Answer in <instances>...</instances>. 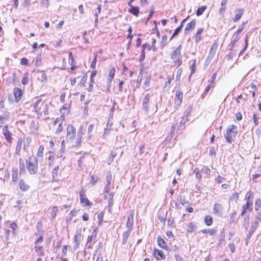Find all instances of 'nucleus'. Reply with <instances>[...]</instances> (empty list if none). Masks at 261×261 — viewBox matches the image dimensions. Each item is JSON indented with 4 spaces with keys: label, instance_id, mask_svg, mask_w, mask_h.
Here are the masks:
<instances>
[{
    "label": "nucleus",
    "instance_id": "obj_1",
    "mask_svg": "<svg viewBox=\"0 0 261 261\" xmlns=\"http://www.w3.org/2000/svg\"><path fill=\"white\" fill-rule=\"evenodd\" d=\"M26 168L31 175L37 173L38 170V160L33 156H29L26 160Z\"/></svg>",
    "mask_w": 261,
    "mask_h": 261
},
{
    "label": "nucleus",
    "instance_id": "obj_2",
    "mask_svg": "<svg viewBox=\"0 0 261 261\" xmlns=\"http://www.w3.org/2000/svg\"><path fill=\"white\" fill-rule=\"evenodd\" d=\"M182 48L181 44H180L170 54V58L174 60L175 65L178 66L182 64V59L181 58V49Z\"/></svg>",
    "mask_w": 261,
    "mask_h": 261
},
{
    "label": "nucleus",
    "instance_id": "obj_3",
    "mask_svg": "<svg viewBox=\"0 0 261 261\" xmlns=\"http://www.w3.org/2000/svg\"><path fill=\"white\" fill-rule=\"evenodd\" d=\"M76 136V129L72 124L68 125L66 129V141L67 142L74 143V140Z\"/></svg>",
    "mask_w": 261,
    "mask_h": 261
},
{
    "label": "nucleus",
    "instance_id": "obj_4",
    "mask_svg": "<svg viewBox=\"0 0 261 261\" xmlns=\"http://www.w3.org/2000/svg\"><path fill=\"white\" fill-rule=\"evenodd\" d=\"M238 132L237 127L234 125H232L230 127L226 129V133L225 135V138L226 142L228 143H232V139L236 136Z\"/></svg>",
    "mask_w": 261,
    "mask_h": 261
},
{
    "label": "nucleus",
    "instance_id": "obj_5",
    "mask_svg": "<svg viewBox=\"0 0 261 261\" xmlns=\"http://www.w3.org/2000/svg\"><path fill=\"white\" fill-rule=\"evenodd\" d=\"M151 97V95L149 93L145 95L142 101V109L144 111L147 113L149 110V102Z\"/></svg>",
    "mask_w": 261,
    "mask_h": 261
},
{
    "label": "nucleus",
    "instance_id": "obj_6",
    "mask_svg": "<svg viewBox=\"0 0 261 261\" xmlns=\"http://www.w3.org/2000/svg\"><path fill=\"white\" fill-rule=\"evenodd\" d=\"M80 198L81 203L83 204L84 206H91L92 205V203L85 194L83 188L80 191Z\"/></svg>",
    "mask_w": 261,
    "mask_h": 261
},
{
    "label": "nucleus",
    "instance_id": "obj_7",
    "mask_svg": "<svg viewBox=\"0 0 261 261\" xmlns=\"http://www.w3.org/2000/svg\"><path fill=\"white\" fill-rule=\"evenodd\" d=\"M83 135V127L81 126L77 133L76 137L74 143L72 144L73 146L78 147L81 145L82 138Z\"/></svg>",
    "mask_w": 261,
    "mask_h": 261
},
{
    "label": "nucleus",
    "instance_id": "obj_8",
    "mask_svg": "<svg viewBox=\"0 0 261 261\" xmlns=\"http://www.w3.org/2000/svg\"><path fill=\"white\" fill-rule=\"evenodd\" d=\"M223 210V207L221 204L217 203L214 205L213 213L215 215L218 216H221L222 215Z\"/></svg>",
    "mask_w": 261,
    "mask_h": 261
},
{
    "label": "nucleus",
    "instance_id": "obj_9",
    "mask_svg": "<svg viewBox=\"0 0 261 261\" xmlns=\"http://www.w3.org/2000/svg\"><path fill=\"white\" fill-rule=\"evenodd\" d=\"M134 212H130L127 217V220L126 224L127 230H132L134 223Z\"/></svg>",
    "mask_w": 261,
    "mask_h": 261
},
{
    "label": "nucleus",
    "instance_id": "obj_10",
    "mask_svg": "<svg viewBox=\"0 0 261 261\" xmlns=\"http://www.w3.org/2000/svg\"><path fill=\"white\" fill-rule=\"evenodd\" d=\"M3 134L5 136V139H6L7 141L11 143L12 142V133L9 132V130L8 129V126L5 125L3 128Z\"/></svg>",
    "mask_w": 261,
    "mask_h": 261
},
{
    "label": "nucleus",
    "instance_id": "obj_11",
    "mask_svg": "<svg viewBox=\"0 0 261 261\" xmlns=\"http://www.w3.org/2000/svg\"><path fill=\"white\" fill-rule=\"evenodd\" d=\"M13 93L16 101H19L21 99L23 95L22 90L19 88L15 87L13 90Z\"/></svg>",
    "mask_w": 261,
    "mask_h": 261
},
{
    "label": "nucleus",
    "instance_id": "obj_12",
    "mask_svg": "<svg viewBox=\"0 0 261 261\" xmlns=\"http://www.w3.org/2000/svg\"><path fill=\"white\" fill-rule=\"evenodd\" d=\"M183 97V94L181 91L180 90H177L176 91L175 97V104L179 106L181 102Z\"/></svg>",
    "mask_w": 261,
    "mask_h": 261
},
{
    "label": "nucleus",
    "instance_id": "obj_13",
    "mask_svg": "<svg viewBox=\"0 0 261 261\" xmlns=\"http://www.w3.org/2000/svg\"><path fill=\"white\" fill-rule=\"evenodd\" d=\"M43 102L42 99H38L33 105V108L35 112L37 113H40L41 107L43 106Z\"/></svg>",
    "mask_w": 261,
    "mask_h": 261
},
{
    "label": "nucleus",
    "instance_id": "obj_14",
    "mask_svg": "<svg viewBox=\"0 0 261 261\" xmlns=\"http://www.w3.org/2000/svg\"><path fill=\"white\" fill-rule=\"evenodd\" d=\"M59 166L58 165L55 166L51 171L53 181H57L59 180Z\"/></svg>",
    "mask_w": 261,
    "mask_h": 261
},
{
    "label": "nucleus",
    "instance_id": "obj_15",
    "mask_svg": "<svg viewBox=\"0 0 261 261\" xmlns=\"http://www.w3.org/2000/svg\"><path fill=\"white\" fill-rule=\"evenodd\" d=\"M153 254L155 257L158 259H164L166 257V255L162 250H160L156 248L153 249Z\"/></svg>",
    "mask_w": 261,
    "mask_h": 261
},
{
    "label": "nucleus",
    "instance_id": "obj_16",
    "mask_svg": "<svg viewBox=\"0 0 261 261\" xmlns=\"http://www.w3.org/2000/svg\"><path fill=\"white\" fill-rule=\"evenodd\" d=\"M96 240V237L95 235L91 234L89 236L87 239V242L85 245L86 248L89 249L91 247L92 245L95 243Z\"/></svg>",
    "mask_w": 261,
    "mask_h": 261
},
{
    "label": "nucleus",
    "instance_id": "obj_17",
    "mask_svg": "<svg viewBox=\"0 0 261 261\" xmlns=\"http://www.w3.org/2000/svg\"><path fill=\"white\" fill-rule=\"evenodd\" d=\"M106 180H107V184L105 187L104 192L105 193H108L110 190L111 182L112 180V175L110 174V173H109V174L107 175Z\"/></svg>",
    "mask_w": 261,
    "mask_h": 261
},
{
    "label": "nucleus",
    "instance_id": "obj_18",
    "mask_svg": "<svg viewBox=\"0 0 261 261\" xmlns=\"http://www.w3.org/2000/svg\"><path fill=\"white\" fill-rule=\"evenodd\" d=\"M196 25V20H192L190 22L188 23L185 28V34H187L192 30H193Z\"/></svg>",
    "mask_w": 261,
    "mask_h": 261
},
{
    "label": "nucleus",
    "instance_id": "obj_19",
    "mask_svg": "<svg viewBox=\"0 0 261 261\" xmlns=\"http://www.w3.org/2000/svg\"><path fill=\"white\" fill-rule=\"evenodd\" d=\"M74 240V245L73 246V249L75 250L80 247V243L81 240V234L77 232V234L75 235Z\"/></svg>",
    "mask_w": 261,
    "mask_h": 261
},
{
    "label": "nucleus",
    "instance_id": "obj_20",
    "mask_svg": "<svg viewBox=\"0 0 261 261\" xmlns=\"http://www.w3.org/2000/svg\"><path fill=\"white\" fill-rule=\"evenodd\" d=\"M188 121V118H185L184 117L181 118V120L180 122H179V124L177 127V132L179 133H181L183 130L185 129L186 126H185V123L187 121Z\"/></svg>",
    "mask_w": 261,
    "mask_h": 261
},
{
    "label": "nucleus",
    "instance_id": "obj_21",
    "mask_svg": "<svg viewBox=\"0 0 261 261\" xmlns=\"http://www.w3.org/2000/svg\"><path fill=\"white\" fill-rule=\"evenodd\" d=\"M18 186L19 189L23 192L27 191L30 189V186L23 179H21L19 181Z\"/></svg>",
    "mask_w": 261,
    "mask_h": 261
},
{
    "label": "nucleus",
    "instance_id": "obj_22",
    "mask_svg": "<svg viewBox=\"0 0 261 261\" xmlns=\"http://www.w3.org/2000/svg\"><path fill=\"white\" fill-rule=\"evenodd\" d=\"M157 242L158 245L162 248L164 249H166L167 250H168V246L167 244L165 242L164 240L160 236L157 238Z\"/></svg>",
    "mask_w": 261,
    "mask_h": 261
},
{
    "label": "nucleus",
    "instance_id": "obj_23",
    "mask_svg": "<svg viewBox=\"0 0 261 261\" xmlns=\"http://www.w3.org/2000/svg\"><path fill=\"white\" fill-rule=\"evenodd\" d=\"M235 16L233 18V20L234 22H236L239 20L242 17L244 10L243 9H238L235 10Z\"/></svg>",
    "mask_w": 261,
    "mask_h": 261
},
{
    "label": "nucleus",
    "instance_id": "obj_24",
    "mask_svg": "<svg viewBox=\"0 0 261 261\" xmlns=\"http://www.w3.org/2000/svg\"><path fill=\"white\" fill-rule=\"evenodd\" d=\"M19 174H25L26 173L25 166L24 163L21 158L19 159Z\"/></svg>",
    "mask_w": 261,
    "mask_h": 261
},
{
    "label": "nucleus",
    "instance_id": "obj_25",
    "mask_svg": "<svg viewBox=\"0 0 261 261\" xmlns=\"http://www.w3.org/2000/svg\"><path fill=\"white\" fill-rule=\"evenodd\" d=\"M23 141V140L20 138L18 139L15 153L17 155H19L20 154Z\"/></svg>",
    "mask_w": 261,
    "mask_h": 261
},
{
    "label": "nucleus",
    "instance_id": "obj_26",
    "mask_svg": "<svg viewBox=\"0 0 261 261\" xmlns=\"http://www.w3.org/2000/svg\"><path fill=\"white\" fill-rule=\"evenodd\" d=\"M35 251L37 252V255L39 256H44L45 255L43 247L40 245H35L34 247Z\"/></svg>",
    "mask_w": 261,
    "mask_h": 261
},
{
    "label": "nucleus",
    "instance_id": "obj_27",
    "mask_svg": "<svg viewBox=\"0 0 261 261\" xmlns=\"http://www.w3.org/2000/svg\"><path fill=\"white\" fill-rule=\"evenodd\" d=\"M132 230H127L122 234V244L124 245L127 243V240Z\"/></svg>",
    "mask_w": 261,
    "mask_h": 261
},
{
    "label": "nucleus",
    "instance_id": "obj_28",
    "mask_svg": "<svg viewBox=\"0 0 261 261\" xmlns=\"http://www.w3.org/2000/svg\"><path fill=\"white\" fill-rule=\"evenodd\" d=\"M115 68H112V69H111V70L109 71V77L110 79L108 80V87L109 88L110 87V85L112 82V79H113V77L115 75Z\"/></svg>",
    "mask_w": 261,
    "mask_h": 261
},
{
    "label": "nucleus",
    "instance_id": "obj_29",
    "mask_svg": "<svg viewBox=\"0 0 261 261\" xmlns=\"http://www.w3.org/2000/svg\"><path fill=\"white\" fill-rule=\"evenodd\" d=\"M258 226L252 224L250 228L248 233L247 235V240H249L252 237V234L257 228Z\"/></svg>",
    "mask_w": 261,
    "mask_h": 261
},
{
    "label": "nucleus",
    "instance_id": "obj_30",
    "mask_svg": "<svg viewBox=\"0 0 261 261\" xmlns=\"http://www.w3.org/2000/svg\"><path fill=\"white\" fill-rule=\"evenodd\" d=\"M12 171V180L13 182H16L18 180V169L13 168Z\"/></svg>",
    "mask_w": 261,
    "mask_h": 261
},
{
    "label": "nucleus",
    "instance_id": "obj_31",
    "mask_svg": "<svg viewBox=\"0 0 261 261\" xmlns=\"http://www.w3.org/2000/svg\"><path fill=\"white\" fill-rule=\"evenodd\" d=\"M128 11L130 13H132L133 15H134L135 16H137L139 13V9L138 7L133 6L131 8H129Z\"/></svg>",
    "mask_w": 261,
    "mask_h": 261
},
{
    "label": "nucleus",
    "instance_id": "obj_32",
    "mask_svg": "<svg viewBox=\"0 0 261 261\" xmlns=\"http://www.w3.org/2000/svg\"><path fill=\"white\" fill-rule=\"evenodd\" d=\"M252 201H247L246 203L243 205V208L244 209V210L251 212L252 211Z\"/></svg>",
    "mask_w": 261,
    "mask_h": 261
},
{
    "label": "nucleus",
    "instance_id": "obj_33",
    "mask_svg": "<svg viewBox=\"0 0 261 261\" xmlns=\"http://www.w3.org/2000/svg\"><path fill=\"white\" fill-rule=\"evenodd\" d=\"M203 30H204L203 28H202L198 29V30L196 32V34L195 35V41L196 42H199L201 39V34L203 32Z\"/></svg>",
    "mask_w": 261,
    "mask_h": 261
},
{
    "label": "nucleus",
    "instance_id": "obj_34",
    "mask_svg": "<svg viewBox=\"0 0 261 261\" xmlns=\"http://www.w3.org/2000/svg\"><path fill=\"white\" fill-rule=\"evenodd\" d=\"M204 222L207 226H211L213 222V219L211 216L206 215L204 217Z\"/></svg>",
    "mask_w": 261,
    "mask_h": 261
},
{
    "label": "nucleus",
    "instance_id": "obj_35",
    "mask_svg": "<svg viewBox=\"0 0 261 261\" xmlns=\"http://www.w3.org/2000/svg\"><path fill=\"white\" fill-rule=\"evenodd\" d=\"M192 110V107L191 106H188L184 112V115H183L182 117H184L185 118H188V117L189 116V115H190V114L191 113Z\"/></svg>",
    "mask_w": 261,
    "mask_h": 261
},
{
    "label": "nucleus",
    "instance_id": "obj_36",
    "mask_svg": "<svg viewBox=\"0 0 261 261\" xmlns=\"http://www.w3.org/2000/svg\"><path fill=\"white\" fill-rule=\"evenodd\" d=\"M93 258L96 259L95 261H103V256L101 251H97V253L94 255Z\"/></svg>",
    "mask_w": 261,
    "mask_h": 261
},
{
    "label": "nucleus",
    "instance_id": "obj_37",
    "mask_svg": "<svg viewBox=\"0 0 261 261\" xmlns=\"http://www.w3.org/2000/svg\"><path fill=\"white\" fill-rule=\"evenodd\" d=\"M215 86V84L211 83H210L208 86L206 87L205 89L204 90V91L202 94V97H204L205 96L207 93L209 92V91L213 89Z\"/></svg>",
    "mask_w": 261,
    "mask_h": 261
},
{
    "label": "nucleus",
    "instance_id": "obj_38",
    "mask_svg": "<svg viewBox=\"0 0 261 261\" xmlns=\"http://www.w3.org/2000/svg\"><path fill=\"white\" fill-rule=\"evenodd\" d=\"M186 19H184L182 20V21L181 22V24L175 30L173 34L172 35V37H174L175 36L177 35L178 34L179 32L181 31V30H182V27H183L182 23L184 22H185L186 21Z\"/></svg>",
    "mask_w": 261,
    "mask_h": 261
},
{
    "label": "nucleus",
    "instance_id": "obj_39",
    "mask_svg": "<svg viewBox=\"0 0 261 261\" xmlns=\"http://www.w3.org/2000/svg\"><path fill=\"white\" fill-rule=\"evenodd\" d=\"M64 143H65V141L63 140L61 143L62 148H61L59 152L57 155L58 158H62L63 155V153L65 151V146L64 145Z\"/></svg>",
    "mask_w": 261,
    "mask_h": 261
},
{
    "label": "nucleus",
    "instance_id": "obj_40",
    "mask_svg": "<svg viewBox=\"0 0 261 261\" xmlns=\"http://www.w3.org/2000/svg\"><path fill=\"white\" fill-rule=\"evenodd\" d=\"M201 172L204 173L206 175V177L208 178L210 176L211 171L207 166H204L201 169Z\"/></svg>",
    "mask_w": 261,
    "mask_h": 261
},
{
    "label": "nucleus",
    "instance_id": "obj_41",
    "mask_svg": "<svg viewBox=\"0 0 261 261\" xmlns=\"http://www.w3.org/2000/svg\"><path fill=\"white\" fill-rule=\"evenodd\" d=\"M206 8L207 7L206 6L198 8L196 11V15L198 16L201 15L206 10Z\"/></svg>",
    "mask_w": 261,
    "mask_h": 261
},
{
    "label": "nucleus",
    "instance_id": "obj_42",
    "mask_svg": "<svg viewBox=\"0 0 261 261\" xmlns=\"http://www.w3.org/2000/svg\"><path fill=\"white\" fill-rule=\"evenodd\" d=\"M9 118V113H5L3 115L0 116V123L3 124L4 121L8 120Z\"/></svg>",
    "mask_w": 261,
    "mask_h": 261
},
{
    "label": "nucleus",
    "instance_id": "obj_43",
    "mask_svg": "<svg viewBox=\"0 0 261 261\" xmlns=\"http://www.w3.org/2000/svg\"><path fill=\"white\" fill-rule=\"evenodd\" d=\"M236 215H237V212L236 211H233L232 213L230 215V217H229V223H234L236 221Z\"/></svg>",
    "mask_w": 261,
    "mask_h": 261
},
{
    "label": "nucleus",
    "instance_id": "obj_44",
    "mask_svg": "<svg viewBox=\"0 0 261 261\" xmlns=\"http://www.w3.org/2000/svg\"><path fill=\"white\" fill-rule=\"evenodd\" d=\"M167 44V36L165 35L162 36L161 47L164 48Z\"/></svg>",
    "mask_w": 261,
    "mask_h": 261
},
{
    "label": "nucleus",
    "instance_id": "obj_45",
    "mask_svg": "<svg viewBox=\"0 0 261 261\" xmlns=\"http://www.w3.org/2000/svg\"><path fill=\"white\" fill-rule=\"evenodd\" d=\"M196 228L195 224L193 223V222H190L188 228L187 229V231L189 232H192L194 231Z\"/></svg>",
    "mask_w": 261,
    "mask_h": 261
},
{
    "label": "nucleus",
    "instance_id": "obj_46",
    "mask_svg": "<svg viewBox=\"0 0 261 261\" xmlns=\"http://www.w3.org/2000/svg\"><path fill=\"white\" fill-rule=\"evenodd\" d=\"M94 124H90L88 129V138L90 139L92 137V131L94 128Z\"/></svg>",
    "mask_w": 261,
    "mask_h": 261
},
{
    "label": "nucleus",
    "instance_id": "obj_47",
    "mask_svg": "<svg viewBox=\"0 0 261 261\" xmlns=\"http://www.w3.org/2000/svg\"><path fill=\"white\" fill-rule=\"evenodd\" d=\"M250 217L249 215L246 216L244 219L243 221V226L245 227V228L247 229L249 223Z\"/></svg>",
    "mask_w": 261,
    "mask_h": 261
},
{
    "label": "nucleus",
    "instance_id": "obj_48",
    "mask_svg": "<svg viewBox=\"0 0 261 261\" xmlns=\"http://www.w3.org/2000/svg\"><path fill=\"white\" fill-rule=\"evenodd\" d=\"M261 221V213L258 212L257 213V215L256 216L255 220H254V225H256V226H258V223Z\"/></svg>",
    "mask_w": 261,
    "mask_h": 261
},
{
    "label": "nucleus",
    "instance_id": "obj_49",
    "mask_svg": "<svg viewBox=\"0 0 261 261\" xmlns=\"http://www.w3.org/2000/svg\"><path fill=\"white\" fill-rule=\"evenodd\" d=\"M43 150H44V146L43 145H41L39 146L38 152H37V156L38 157H42L43 155Z\"/></svg>",
    "mask_w": 261,
    "mask_h": 261
},
{
    "label": "nucleus",
    "instance_id": "obj_50",
    "mask_svg": "<svg viewBox=\"0 0 261 261\" xmlns=\"http://www.w3.org/2000/svg\"><path fill=\"white\" fill-rule=\"evenodd\" d=\"M103 217H104V212H101L98 214L97 218L98 219L99 225H100L102 224V223L103 222Z\"/></svg>",
    "mask_w": 261,
    "mask_h": 261
},
{
    "label": "nucleus",
    "instance_id": "obj_51",
    "mask_svg": "<svg viewBox=\"0 0 261 261\" xmlns=\"http://www.w3.org/2000/svg\"><path fill=\"white\" fill-rule=\"evenodd\" d=\"M58 211V208L57 206H54L53 207L51 213V217L53 219H54L56 216V213Z\"/></svg>",
    "mask_w": 261,
    "mask_h": 261
},
{
    "label": "nucleus",
    "instance_id": "obj_52",
    "mask_svg": "<svg viewBox=\"0 0 261 261\" xmlns=\"http://www.w3.org/2000/svg\"><path fill=\"white\" fill-rule=\"evenodd\" d=\"M101 6L100 4H98L97 8L94 10V15L95 17H98V14L100 13Z\"/></svg>",
    "mask_w": 261,
    "mask_h": 261
},
{
    "label": "nucleus",
    "instance_id": "obj_53",
    "mask_svg": "<svg viewBox=\"0 0 261 261\" xmlns=\"http://www.w3.org/2000/svg\"><path fill=\"white\" fill-rule=\"evenodd\" d=\"M261 205V200L259 198H257L255 201V210L258 211Z\"/></svg>",
    "mask_w": 261,
    "mask_h": 261
},
{
    "label": "nucleus",
    "instance_id": "obj_54",
    "mask_svg": "<svg viewBox=\"0 0 261 261\" xmlns=\"http://www.w3.org/2000/svg\"><path fill=\"white\" fill-rule=\"evenodd\" d=\"M39 237L37 239L35 243V245H39L40 243H41L43 240V234L41 233H39Z\"/></svg>",
    "mask_w": 261,
    "mask_h": 261
},
{
    "label": "nucleus",
    "instance_id": "obj_55",
    "mask_svg": "<svg viewBox=\"0 0 261 261\" xmlns=\"http://www.w3.org/2000/svg\"><path fill=\"white\" fill-rule=\"evenodd\" d=\"M63 130V126L62 122H61L58 125V128L55 132L56 134H59L61 133Z\"/></svg>",
    "mask_w": 261,
    "mask_h": 261
},
{
    "label": "nucleus",
    "instance_id": "obj_56",
    "mask_svg": "<svg viewBox=\"0 0 261 261\" xmlns=\"http://www.w3.org/2000/svg\"><path fill=\"white\" fill-rule=\"evenodd\" d=\"M116 156V153H115L114 151H112L111 154V156L108 161V163L109 165H110L112 163L114 159L115 158Z\"/></svg>",
    "mask_w": 261,
    "mask_h": 261
},
{
    "label": "nucleus",
    "instance_id": "obj_57",
    "mask_svg": "<svg viewBox=\"0 0 261 261\" xmlns=\"http://www.w3.org/2000/svg\"><path fill=\"white\" fill-rule=\"evenodd\" d=\"M97 54H95V56H94V57L93 59V61L91 63V68H95L96 67V61H97Z\"/></svg>",
    "mask_w": 261,
    "mask_h": 261
},
{
    "label": "nucleus",
    "instance_id": "obj_58",
    "mask_svg": "<svg viewBox=\"0 0 261 261\" xmlns=\"http://www.w3.org/2000/svg\"><path fill=\"white\" fill-rule=\"evenodd\" d=\"M114 204V199H109L108 201V211L109 212H111V209Z\"/></svg>",
    "mask_w": 261,
    "mask_h": 261
},
{
    "label": "nucleus",
    "instance_id": "obj_59",
    "mask_svg": "<svg viewBox=\"0 0 261 261\" xmlns=\"http://www.w3.org/2000/svg\"><path fill=\"white\" fill-rule=\"evenodd\" d=\"M196 60H193L192 64L191 65V71L190 75L193 74L195 72Z\"/></svg>",
    "mask_w": 261,
    "mask_h": 261
},
{
    "label": "nucleus",
    "instance_id": "obj_60",
    "mask_svg": "<svg viewBox=\"0 0 261 261\" xmlns=\"http://www.w3.org/2000/svg\"><path fill=\"white\" fill-rule=\"evenodd\" d=\"M194 172L195 174L196 177L198 179H200L201 177V175L200 174V171H199L198 168H195L194 170Z\"/></svg>",
    "mask_w": 261,
    "mask_h": 261
},
{
    "label": "nucleus",
    "instance_id": "obj_61",
    "mask_svg": "<svg viewBox=\"0 0 261 261\" xmlns=\"http://www.w3.org/2000/svg\"><path fill=\"white\" fill-rule=\"evenodd\" d=\"M68 246L67 245L64 246L62 251L61 253V257L63 258H65L64 257L66 255L67 251Z\"/></svg>",
    "mask_w": 261,
    "mask_h": 261
},
{
    "label": "nucleus",
    "instance_id": "obj_62",
    "mask_svg": "<svg viewBox=\"0 0 261 261\" xmlns=\"http://www.w3.org/2000/svg\"><path fill=\"white\" fill-rule=\"evenodd\" d=\"M252 193L250 191L248 192L246 194L245 199L247 201H252L251 200H250V199L252 198Z\"/></svg>",
    "mask_w": 261,
    "mask_h": 261
},
{
    "label": "nucleus",
    "instance_id": "obj_63",
    "mask_svg": "<svg viewBox=\"0 0 261 261\" xmlns=\"http://www.w3.org/2000/svg\"><path fill=\"white\" fill-rule=\"evenodd\" d=\"M69 58L70 60V65H74V63L75 62V60L71 52L69 53Z\"/></svg>",
    "mask_w": 261,
    "mask_h": 261
},
{
    "label": "nucleus",
    "instance_id": "obj_64",
    "mask_svg": "<svg viewBox=\"0 0 261 261\" xmlns=\"http://www.w3.org/2000/svg\"><path fill=\"white\" fill-rule=\"evenodd\" d=\"M155 43H156V39L154 38H152L151 47L153 51H156L157 50V48L156 47V46L155 45Z\"/></svg>",
    "mask_w": 261,
    "mask_h": 261
}]
</instances>
